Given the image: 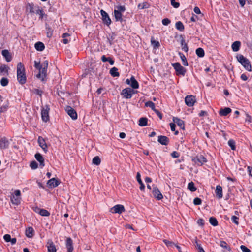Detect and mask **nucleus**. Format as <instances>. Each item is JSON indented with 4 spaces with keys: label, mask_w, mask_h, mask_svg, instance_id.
Segmentation results:
<instances>
[{
    "label": "nucleus",
    "mask_w": 252,
    "mask_h": 252,
    "mask_svg": "<svg viewBox=\"0 0 252 252\" xmlns=\"http://www.w3.org/2000/svg\"><path fill=\"white\" fill-rule=\"evenodd\" d=\"M17 80L20 84H24L26 82L25 69L23 64L20 62L17 66Z\"/></svg>",
    "instance_id": "nucleus-1"
},
{
    "label": "nucleus",
    "mask_w": 252,
    "mask_h": 252,
    "mask_svg": "<svg viewBox=\"0 0 252 252\" xmlns=\"http://www.w3.org/2000/svg\"><path fill=\"white\" fill-rule=\"evenodd\" d=\"M238 62L244 66L248 71H251L252 70L251 65L249 60L242 55H238L237 56Z\"/></svg>",
    "instance_id": "nucleus-2"
},
{
    "label": "nucleus",
    "mask_w": 252,
    "mask_h": 252,
    "mask_svg": "<svg viewBox=\"0 0 252 252\" xmlns=\"http://www.w3.org/2000/svg\"><path fill=\"white\" fill-rule=\"evenodd\" d=\"M126 10L125 6H117L115 7L114 11V16L116 21L122 22V13Z\"/></svg>",
    "instance_id": "nucleus-3"
},
{
    "label": "nucleus",
    "mask_w": 252,
    "mask_h": 252,
    "mask_svg": "<svg viewBox=\"0 0 252 252\" xmlns=\"http://www.w3.org/2000/svg\"><path fill=\"white\" fill-rule=\"evenodd\" d=\"M49 110L50 108L48 105H46L42 107L41 110V118L42 121L45 122H47L49 120Z\"/></svg>",
    "instance_id": "nucleus-4"
},
{
    "label": "nucleus",
    "mask_w": 252,
    "mask_h": 252,
    "mask_svg": "<svg viewBox=\"0 0 252 252\" xmlns=\"http://www.w3.org/2000/svg\"><path fill=\"white\" fill-rule=\"evenodd\" d=\"M21 192L19 190H16L14 194L11 197V201L13 204L18 205L20 203L21 198L20 197Z\"/></svg>",
    "instance_id": "nucleus-5"
},
{
    "label": "nucleus",
    "mask_w": 252,
    "mask_h": 252,
    "mask_svg": "<svg viewBox=\"0 0 252 252\" xmlns=\"http://www.w3.org/2000/svg\"><path fill=\"white\" fill-rule=\"evenodd\" d=\"M136 92L133 89L130 88H126L123 89L121 93V94L123 96V97L126 99L131 98L132 95V94H135Z\"/></svg>",
    "instance_id": "nucleus-6"
},
{
    "label": "nucleus",
    "mask_w": 252,
    "mask_h": 252,
    "mask_svg": "<svg viewBox=\"0 0 252 252\" xmlns=\"http://www.w3.org/2000/svg\"><path fill=\"white\" fill-rule=\"evenodd\" d=\"M172 65L176 71L177 75H185L186 70L184 67L182 66L179 63H175Z\"/></svg>",
    "instance_id": "nucleus-7"
},
{
    "label": "nucleus",
    "mask_w": 252,
    "mask_h": 252,
    "mask_svg": "<svg viewBox=\"0 0 252 252\" xmlns=\"http://www.w3.org/2000/svg\"><path fill=\"white\" fill-rule=\"evenodd\" d=\"M65 110L72 120H75L77 119V112L73 108L70 106H66Z\"/></svg>",
    "instance_id": "nucleus-8"
},
{
    "label": "nucleus",
    "mask_w": 252,
    "mask_h": 252,
    "mask_svg": "<svg viewBox=\"0 0 252 252\" xmlns=\"http://www.w3.org/2000/svg\"><path fill=\"white\" fill-rule=\"evenodd\" d=\"M125 209L123 205L118 204L115 205L110 209V211L112 213H118L121 214L125 212Z\"/></svg>",
    "instance_id": "nucleus-9"
},
{
    "label": "nucleus",
    "mask_w": 252,
    "mask_h": 252,
    "mask_svg": "<svg viewBox=\"0 0 252 252\" xmlns=\"http://www.w3.org/2000/svg\"><path fill=\"white\" fill-rule=\"evenodd\" d=\"M194 163L198 166H201L206 162V159L202 155L197 156L192 159Z\"/></svg>",
    "instance_id": "nucleus-10"
},
{
    "label": "nucleus",
    "mask_w": 252,
    "mask_h": 252,
    "mask_svg": "<svg viewBox=\"0 0 252 252\" xmlns=\"http://www.w3.org/2000/svg\"><path fill=\"white\" fill-rule=\"evenodd\" d=\"M126 83L134 89H138L139 87V84L134 76H131L129 79H127Z\"/></svg>",
    "instance_id": "nucleus-11"
},
{
    "label": "nucleus",
    "mask_w": 252,
    "mask_h": 252,
    "mask_svg": "<svg viewBox=\"0 0 252 252\" xmlns=\"http://www.w3.org/2000/svg\"><path fill=\"white\" fill-rule=\"evenodd\" d=\"M185 101L187 106H192L196 102L195 97L192 95H187L185 98Z\"/></svg>",
    "instance_id": "nucleus-12"
},
{
    "label": "nucleus",
    "mask_w": 252,
    "mask_h": 252,
    "mask_svg": "<svg viewBox=\"0 0 252 252\" xmlns=\"http://www.w3.org/2000/svg\"><path fill=\"white\" fill-rule=\"evenodd\" d=\"M152 194L154 197L158 200L163 198L162 194L158 189L155 186H153Z\"/></svg>",
    "instance_id": "nucleus-13"
},
{
    "label": "nucleus",
    "mask_w": 252,
    "mask_h": 252,
    "mask_svg": "<svg viewBox=\"0 0 252 252\" xmlns=\"http://www.w3.org/2000/svg\"><path fill=\"white\" fill-rule=\"evenodd\" d=\"M100 13L102 16L103 22L107 26H109L111 23V20L108 14L103 10H100Z\"/></svg>",
    "instance_id": "nucleus-14"
},
{
    "label": "nucleus",
    "mask_w": 252,
    "mask_h": 252,
    "mask_svg": "<svg viewBox=\"0 0 252 252\" xmlns=\"http://www.w3.org/2000/svg\"><path fill=\"white\" fill-rule=\"evenodd\" d=\"M60 183V181L55 178L49 180L47 182V185L49 188H53L57 187Z\"/></svg>",
    "instance_id": "nucleus-15"
},
{
    "label": "nucleus",
    "mask_w": 252,
    "mask_h": 252,
    "mask_svg": "<svg viewBox=\"0 0 252 252\" xmlns=\"http://www.w3.org/2000/svg\"><path fill=\"white\" fill-rule=\"evenodd\" d=\"M38 143L40 147L43 149L45 153H47L48 151L47 150V145L45 142V141L44 138L42 137L39 136L38 138Z\"/></svg>",
    "instance_id": "nucleus-16"
},
{
    "label": "nucleus",
    "mask_w": 252,
    "mask_h": 252,
    "mask_svg": "<svg viewBox=\"0 0 252 252\" xmlns=\"http://www.w3.org/2000/svg\"><path fill=\"white\" fill-rule=\"evenodd\" d=\"M47 68L41 67V69L39 70V73L36 75L37 78L41 79L42 81L44 78L46 76Z\"/></svg>",
    "instance_id": "nucleus-17"
},
{
    "label": "nucleus",
    "mask_w": 252,
    "mask_h": 252,
    "mask_svg": "<svg viewBox=\"0 0 252 252\" xmlns=\"http://www.w3.org/2000/svg\"><path fill=\"white\" fill-rule=\"evenodd\" d=\"M158 142L163 145H167L169 143V138L165 136H159L158 137Z\"/></svg>",
    "instance_id": "nucleus-18"
},
{
    "label": "nucleus",
    "mask_w": 252,
    "mask_h": 252,
    "mask_svg": "<svg viewBox=\"0 0 252 252\" xmlns=\"http://www.w3.org/2000/svg\"><path fill=\"white\" fill-rule=\"evenodd\" d=\"M66 247L68 252H72L73 250V241L70 238H67L66 242Z\"/></svg>",
    "instance_id": "nucleus-19"
},
{
    "label": "nucleus",
    "mask_w": 252,
    "mask_h": 252,
    "mask_svg": "<svg viewBox=\"0 0 252 252\" xmlns=\"http://www.w3.org/2000/svg\"><path fill=\"white\" fill-rule=\"evenodd\" d=\"M48 252H56V248L52 240H48L47 245Z\"/></svg>",
    "instance_id": "nucleus-20"
},
{
    "label": "nucleus",
    "mask_w": 252,
    "mask_h": 252,
    "mask_svg": "<svg viewBox=\"0 0 252 252\" xmlns=\"http://www.w3.org/2000/svg\"><path fill=\"white\" fill-rule=\"evenodd\" d=\"M9 68L6 65H2L0 67V74L5 76L8 75V70Z\"/></svg>",
    "instance_id": "nucleus-21"
},
{
    "label": "nucleus",
    "mask_w": 252,
    "mask_h": 252,
    "mask_svg": "<svg viewBox=\"0 0 252 252\" xmlns=\"http://www.w3.org/2000/svg\"><path fill=\"white\" fill-rule=\"evenodd\" d=\"M173 121L174 122V123H176L177 125L180 127L182 129H184L185 128V125L184 122L183 120L179 119L177 117H173Z\"/></svg>",
    "instance_id": "nucleus-22"
},
{
    "label": "nucleus",
    "mask_w": 252,
    "mask_h": 252,
    "mask_svg": "<svg viewBox=\"0 0 252 252\" xmlns=\"http://www.w3.org/2000/svg\"><path fill=\"white\" fill-rule=\"evenodd\" d=\"M36 159L40 163V165L42 167L45 166L44 159L40 153H36L35 155Z\"/></svg>",
    "instance_id": "nucleus-23"
},
{
    "label": "nucleus",
    "mask_w": 252,
    "mask_h": 252,
    "mask_svg": "<svg viewBox=\"0 0 252 252\" xmlns=\"http://www.w3.org/2000/svg\"><path fill=\"white\" fill-rule=\"evenodd\" d=\"M1 54L2 56L5 58L7 62L11 61L12 59V56L7 50H3L2 51Z\"/></svg>",
    "instance_id": "nucleus-24"
},
{
    "label": "nucleus",
    "mask_w": 252,
    "mask_h": 252,
    "mask_svg": "<svg viewBox=\"0 0 252 252\" xmlns=\"http://www.w3.org/2000/svg\"><path fill=\"white\" fill-rule=\"evenodd\" d=\"M8 144V141L6 138H2L0 140V148L1 149L7 148Z\"/></svg>",
    "instance_id": "nucleus-25"
},
{
    "label": "nucleus",
    "mask_w": 252,
    "mask_h": 252,
    "mask_svg": "<svg viewBox=\"0 0 252 252\" xmlns=\"http://www.w3.org/2000/svg\"><path fill=\"white\" fill-rule=\"evenodd\" d=\"M215 192H216L217 197L219 199H220L222 197V189L220 186V185L217 186Z\"/></svg>",
    "instance_id": "nucleus-26"
},
{
    "label": "nucleus",
    "mask_w": 252,
    "mask_h": 252,
    "mask_svg": "<svg viewBox=\"0 0 252 252\" xmlns=\"http://www.w3.org/2000/svg\"><path fill=\"white\" fill-rule=\"evenodd\" d=\"M231 112V109L229 107H225L224 109H220L219 114L221 116H225Z\"/></svg>",
    "instance_id": "nucleus-27"
},
{
    "label": "nucleus",
    "mask_w": 252,
    "mask_h": 252,
    "mask_svg": "<svg viewBox=\"0 0 252 252\" xmlns=\"http://www.w3.org/2000/svg\"><path fill=\"white\" fill-rule=\"evenodd\" d=\"M241 42L239 41H236L232 43L231 47L233 51L237 52L239 50Z\"/></svg>",
    "instance_id": "nucleus-28"
},
{
    "label": "nucleus",
    "mask_w": 252,
    "mask_h": 252,
    "mask_svg": "<svg viewBox=\"0 0 252 252\" xmlns=\"http://www.w3.org/2000/svg\"><path fill=\"white\" fill-rule=\"evenodd\" d=\"M136 179H137V180L138 181V182L139 183V184L140 185V189L141 190H143L145 189V186L144 185V184L143 183L141 179V175H140V174L138 172L137 173V175H136Z\"/></svg>",
    "instance_id": "nucleus-29"
},
{
    "label": "nucleus",
    "mask_w": 252,
    "mask_h": 252,
    "mask_svg": "<svg viewBox=\"0 0 252 252\" xmlns=\"http://www.w3.org/2000/svg\"><path fill=\"white\" fill-rule=\"evenodd\" d=\"M35 48L39 51H43L45 48V46L44 44L41 42H37L34 45Z\"/></svg>",
    "instance_id": "nucleus-30"
},
{
    "label": "nucleus",
    "mask_w": 252,
    "mask_h": 252,
    "mask_svg": "<svg viewBox=\"0 0 252 252\" xmlns=\"http://www.w3.org/2000/svg\"><path fill=\"white\" fill-rule=\"evenodd\" d=\"M220 246L223 248L224 250L229 251V252H231V249L230 246L224 241H220Z\"/></svg>",
    "instance_id": "nucleus-31"
},
{
    "label": "nucleus",
    "mask_w": 252,
    "mask_h": 252,
    "mask_svg": "<svg viewBox=\"0 0 252 252\" xmlns=\"http://www.w3.org/2000/svg\"><path fill=\"white\" fill-rule=\"evenodd\" d=\"M33 232L34 230L32 227H28L26 230V235L28 238H32L33 236Z\"/></svg>",
    "instance_id": "nucleus-32"
},
{
    "label": "nucleus",
    "mask_w": 252,
    "mask_h": 252,
    "mask_svg": "<svg viewBox=\"0 0 252 252\" xmlns=\"http://www.w3.org/2000/svg\"><path fill=\"white\" fill-rule=\"evenodd\" d=\"M118 68L113 67L110 70V74L113 76V77H119L120 76L119 73L118 72Z\"/></svg>",
    "instance_id": "nucleus-33"
},
{
    "label": "nucleus",
    "mask_w": 252,
    "mask_h": 252,
    "mask_svg": "<svg viewBox=\"0 0 252 252\" xmlns=\"http://www.w3.org/2000/svg\"><path fill=\"white\" fill-rule=\"evenodd\" d=\"M148 119L145 117H142L139 120V125L144 126L147 125Z\"/></svg>",
    "instance_id": "nucleus-34"
},
{
    "label": "nucleus",
    "mask_w": 252,
    "mask_h": 252,
    "mask_svg": "<svg viewBox=\"0 0 252 252\" xmlns=\"http://www.w3.org/2000/svg\"><path fill=\"white\" fill-rule=\"evenodd\" d=\"M38 210H39L38 213L42 216H49L50 215V213L46 210L43 209L37 208Z\"/></svg>",
    "instance_id": "nucleus-35"
},
{
    "label": "nucleus",
    "mask_w": 252,
    "mask_h": 252,
    "mask_svg": "<svg viewBox=\"0 0 252 252\" xmlns=\"http://www.w3.org/2000/svg\"><path fill=\"white\" fill-rule=\"evenodd\" d=\"M175 27L180 31H183L184 30V26L181 21H178L176 23Z\"/></svg>",
    "instance_id": "nucleus-36"
},
{
    "label": "nucleus",
    "mask_w": 252,
    "mask_h": 252,
    "mask_svg": "<svg viewBox=\"0 0 252 252\" xmlns=\"http://www.w3.org/2000/svg\"><path fill=\"white\" fill-rule=\"evenodd\" d=\"M150 7V4L147 2H144L142 3H139L138 5V8L140 9H144L148 8Z\"/></svg>",
    "instance_id": "nucleus-37"
},
{
    "label": "nucleus",
    "mask_w": 252,
    "mask_h": 252,
    "mask_svg": "<svg viewBox=\"0 0 252 252\" xmlns=\"http://www.w3.org/2000/svg\"><path fill=\"white\" fill-rule=\"evenodd\" d=\"M181 44L182 50L187 52L188 51V47L187 44L186 43L185 40L184 39L181 40Z\"/></svg>",
    "instance_id": "nucleus-38"
},
{
    "label": "nucleus",
    "mask_w": 252,
    "mask_h": 252,
    "mask_svg": "<svg viewBox=\"0 0 252 252\" xmlns=\"http://www.w3.org/2000/svg\"><path fill=\"white\" fill-rule=\"evenodd\" d=\"M196 54L199 57H203L204 56V50L201 48H198L196 50Z\"/></svg>",
    "instance_id": "nucleus-39"
},
{
    "label": "nucleus",
    "mask_w": 252,
    "mask_h": 252,
    "mask_svg": "<svg viewBox=\"0 0 252 252\" xmlns=\"http://www.w3.org/2000/svg\"><path fill=\"white\" fill-rule=\"evenodd\" d=\"M209 222L214 226L218 225V222L216 218L213 217H211L209 218Z\"/></svg>",
    "instance_id": "nucleus-40"
},
{
    "label": "nucleus",
    "mask_w": 252,
    "mask_h": 252,
    "mask_svg": "<svg viewBox=\"0 0 252 252\" xmlns=\"http://www.w3.org/2000/svg\"><path fill=\"white\" fill-rule=\"evenodd\" d=\"M92 162L94 165H99L101 162L100 158L98 156H95L93 158Z\"/></svg>",
    "instance_id": "nucleus-41"
},
{
    "label": "nucleus",
    "mask_w": 252,
    "mask_h": 252,
    "mask_svg": "<svg viewBox=\"0 0 252 252\" xmlns=\"http://www.w3.org/2000/svg\"><path fill=\"white\" fill-rule=\"evenodd\" d=\"M179 54L180 56V58L182 61V62H183V64L184 65V66H188V63L187 62V59L186 58V57L181 53H179Z\"/></svg>",
    "instance_id": "nucleus-42"
},
{
    "label": "nucleus",
    "mask_w": 252,
    "mask_h": 252,
    "mask_svg": "<svg viewBox=\"0 0 252 252\" xmlns=\"http://www.w3.org/2000/svg\"><path fill=\"white\" fill-rule=\"evenodd\" d=\"M188 188L192 192H194L196 190V188L195 187L194 184L192 182L188 184Z\"/></svg>",
    "instance_id": "nucleus-43"
},
{
    "label": "nucleus",
    "mask_w": 252,
    "mask_h": 252,
    "mask_svg": "<svg viewBox=\"0 0 252 252\" xmlns=\"http://www.w3.org/2000/svg\"><path fill=\"white\" fill-rule=\"evenodd\" d=\"M151 42L155 49L158 48L160 46L159 42L158 41L155 40L153 38H152Z\"/></svg>",
    "instance_id": "nucleus-44"
},
{
    "label": "nucleus",
    "mask_w": 252,
    "mask_h": 252,
    "mask_svg": "<svg viewBox=\"0 0 252 252\" xmlns=\"http://www.w3.org/2000/svg\"><path fill=\"white\" fill-rule=\"evenodd\" d=\"M67 36L68 37L70 36V34H69L68 33H66L63 34L62 36V37L63 38V43L65 44L68 43L69 42V40H68L67 38H66V37Z\"/></svg>",
    "instance_id": "nucleus-45"
},
{
    "label": "nucleus",
    "mask_w": 252,
    "mask_h": 252,
    "mask_svg": "<svg viewBox=\"0 0 252 252\" xmlns=\"http://www.w3.org/2000/svg\"><path fill=\"white\" fill-rule=\"evenodd\" d=\"M163 241L168 247H172L174 246H175V244L172 241H170L166 239L163 240Z\"/></svg>",
    "instance_id": "nucleus-46"
},
{
    "label": "nucleus",
    "mask_w": 252,
    "mask_h": 252,
    "mask_svg": "<svg viewBox=\"0 0 252 252\" xmlns=\"http://www.w3.org/2000/svg\"><path fill=\"white\" fill-rule=\"evenodd\" d=\"M228 144L232 150H235L236 149L235 142L233 140H229L228 142Z\"/></svg>",
    "instance_id": "nucleus-47"
},
{
    "label": "nucleus",
    "mask_w": 252,
    "mask_h": 252,
    "mask_svg": "<svg viewBox=\"0 0 252 252\" xmlns=\"http://www.w3.org/2000/svg\"><path fill=\"white\" fill-rule=\"evenodd\" d=\"M145 106L150 107L153 111L156 109L154 103L150 101L145 103Z\"/></svg>",
    "instance_id": "nucleus-48"
},
{
    "label": "nucleus",
    "mask_w": 252,
    "mask_h": 252,
    "mask_svg": "<svg viewBox=\"0 0 252 252\" xmlns=\"http://www.w3.org/2000/svg\"><path fill=\"white\" fill-rule=\"evenodd\" d=\"M8 80L6 78H2L0 80V84L2 86H6L8 85Z\"/></svg>",
    "instance_id": "nucleus-49"
},
{
    "label": "nucleus",
    "mask_w": 252,
    "mask_h": 252,
    "mask_svg": "<svg viewBox=\"0 0 252 252\" xmlns=\"http://www.w3.org/2000/svg\"><path fill=\"white\" fill-rule=\"evenodd\" d=\"M202 203V200L200 198L196 197L193 200V204L195 205H200Z\"/></svg>",
    "instance_id": "nucleus-50"
},
{
    "label": "nucleus",
    "mask_w": 252,
    "mask_h": 252,
    "mask_svg": "<svg viewBox=\"0 0 252 252\" xmlns=\"http://www.w3.org/2000/svg\"><path fill=\"white\" fill-rule=\"evenodd\" d=\"M30 167L32 169H36L38 167V164L35 161H33L31 163Z\"/></svg>",
    "instance_id": "nucleus-51"
},
{
    "label": "nucleus",
    "mask_w": 252,
    "mask_h": 252,
    "mask_svg": "<svg viewBox=\"0 0 252 252\" xmlns=\"http://www.w3.org/2000/svg\"><path fill=\"white\" fill-rule=\"evenodd\" d=\"M195 243L196 244V247L198 250V252H205L203 248L201 246V245L197 243V240H195Z\"/></svg>",
    "instance_id": "nucleus-52"
},
{
    "label": "nucleus",
    "mask_w": 252,
    "mask_h": 252,
    "mask_svg": "<svg viewBox=\"0 0 252 252\" xmlns=\"http://www.w3.org/2000/svg\"><path fill=\"white\" fill-rule=\"evenodd\" d=\"M36 13L37 14H39L40 15V18L41 19H42L43 18V16H44V13H43V10L42 9H40L39 8H38V9H37L36 10Z\"/></svg>",
    "instance_id": "nucleus-53"
},
{
    "label": "nucleus",
    "mask_w": 252,
    "mask_h": 252,
    "mask_svg": "<svg viewBox=\"0 0 252 252\" xmlns=\"http://www.w3.org/2000/svg\"><path fill=\"white\" fill-rule=\"evenodd\" d=\"M34 66L35 67L38 69V70H40L41 69V68L42 67V65H40V62H37L36 61H34Z\"/></svg>",
    "instance_id": "nucleus-54"
},
{
    "label": "nucleus",
    "mask_w": 252,
    "mask_h": 252,
    "mask_svg": "<svg viewBox=\"0 0 252 252\" xmlns=\"http://www.w3.org/2000/svg\"><path fill=\"white\" fill-rule=\"evenodd\" d=\"M171 5L175 8H178L180 6L179 2H175V0H170Z\"/></svg>",
    "instance_id": "nucleus-55"
},
{
    "label": "nucleus",
    "mask_w": 252,
    "mask_h": 252,
    "mask_svg": "<svg viewBox=\"0 0 252 252\" xmlns=\"http://www.w3.org/2000/svg\"><path fill=\"white\" fill-rule=\"evenodd\" d=\"M170 22L171 21L168 18H164L162 21L163 25L165 26L168 25L170 23Z\"/></svg>",
    "instance_id": "nucleus-56"
},
{
    "label": "nucleus",
    "mask_w": 252,
    "mask_h": 252,
    "mask_svg": "<svg viewBox=\"0 0 252 252\" xmlns=\"http://www.w3.org/2000/svg\"><path fill=\"white\" fill-rule=\"evenodd\" d=\"M238 219L239 218L235 216H233L231 218V220L233 221V222L236 224L237 225L239 224Z\"/></svg>",
    "instance_id": "nucleus-57"
},
{
    "label": "nucleus",
    "mask_w": 252,
    "mask_h": 252,
    "mask_svg": "<svg viewBox=\"0 0 252 252\" xmlns=\"http://www.w3.org/2000/svg\"><path fill=\"white\" fill-rule=\"evenodd\" d=\"M3 239L6 242H9L11 239V236L9 234H5L3 236Z\"/></svg>",
    "instance_id": "nucleus-58"
},
{
    "label": "nucleus",
    "mask_w": 252,
    "mask_h": 252,
    "mask_svg": "<svg viewBox=\"0 0 252 252\" xmlns=\"http://www.w3.org/2000/svg\"><path fill=\"white\" fill-rule=\"evenodd\" d=\"M240 248L243 252H250V250L244 245H241Z\"/></svg>",
    "instance_id": "nucleus-59"
},
{
    "label": "nucleus",
    "mask_w": 252,
    "mask_h": 252,
    "mask_svg": "<svg viewBox=\"0 0 252 252\" xmlns=\"http://www.w3.org/2000/svg\"><path fill=\"white\" fill-rule=\"evenodd\" d=\"M171 156L174 158H177L179 157V154L176 151H174L171 154Z\"/></svg>",
    "instance_id": "nucleus-60"
},
{
    "label": "nucleus",
    "mask_w": 252,
    "mask_h": 252,
    "mask_svg": "<svg viewBox=\"0 0 252 252\" xmlns=\"http://www.w3.org/2000/svg\"><path fill=\"white\" fill-rule=\"evenodd\" d=\"M33 92L36 94L37 95H39L40 96H41L42 94V91L41 90H40L39 89H34L33 90Z\"/></svg>",
    "instance_id": "nucleus-61"
},
{
    "label": "nucleus",
    "mask_w": 252,
    "mask_h": 252,
    "mask_svg": "<svg viewBox=\"0 0 252 252\" xmlns=\"http://www.w3.org/2000/svg\"><path fill=\"white\" fill-rule=\"evenodd\" d=\"M154 111L157 114V115L159 117L160 119H162V114L158 110L156 109L155 110H154Z\"/></svg>",
    "instance_id": "nucleus-62"
},
{
    "label": "nucleus",
    "mask_w": 252,
    "mask_h": 252,
    "mask_svg": "<svg viewBox=\"0 0 252 252\" xmlns=\"http://www.w3.org/2000/svg\"><path fill=\"white\" fill-rule=\"evenodd\" d=\"M170 126L171 131H175V127H176L175 124L174 123H171L170 124Z\"/></svg>",
    "instance_id": "nucleus-63"
},
{
    "label": "nucleus",
    "mask_w": 252,
    "mask_h": 252,
    "mask_svg": "<svg viewBox=\"0 0 252 252\" xmlns=\"http://www.w3.org/2000/svg\"><path fill=\"white\" fill-rule=\"evenodd\" d=\"M248 171L249 172V174L250 176L252 177V168L251 166H248L247 167Z\"/></svg>",
    "instance_id": "nucleus-64"
}]
</instances>
